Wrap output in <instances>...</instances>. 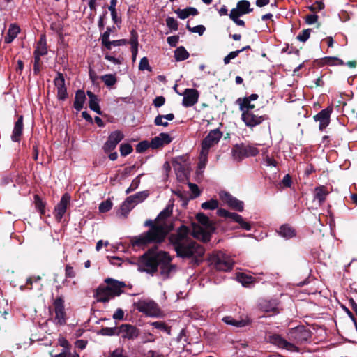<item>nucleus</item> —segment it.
I'll use <instances>...</instances> for the list:
<instances>
[{"label":"nucleus","mask_w":357,"mask_h":357,"mask_svg":"<svg viewBox=\"0 0 357 357\" xmlns=\"http://www.w3.org/2000/svg\"><path fill=\"white\" fill-rule=\"evenodd\" d=\"M182 105L185 107H190L198 102L199 93L194 89H186L183 93Z\"/></svg>","instance_id":"6ab92c4d"},{"label":"nucleus","mask_w":357,"mask_h":357,"mask_svg":"<svg viewBox=\"0 0 357 357\" xmlns=\"http://www.w3.org/2000/svg\"><path fill=\"white\" fill-rule=\"evenodd\" d=\"M208 154V152H207L206 151L201 150V151H200V155L199 158V163H198V169L200 171H202L205 168V167L207 164Z\"/></svg>","instance_id":"49530a36"},{"label":"nucleus","mask_w":357,"mask_h":357,"mask_svg":"<svg viewBox=\"0 0 357 357\" xmlns=\"http://www.w3.org/2000/svg\"><path fill=\"white\" fill-rule=\"evenodd\" d=\"M124 135L120 130L112 132L107 142L104 144L102 149L105 153H109L114 150L117 144L123 139Z\"/></svg>","instance_id":"2eb2a0df"},{"label":"nucleus","mask_w":357,"mask_h":357,"mask_svg":"<svg viewBox=\"0 0 357 357\" xmlns=\"http://www.w3.org/2000/svg\"><path fill=\"white\" fill-rule=\"evenodd\" d=\"M34 202L36 208L40 213V215H44L45 204L38 195L34 196Z\"/></svg>","instance_id":"8fccbe9b"},{"label":"nucleus","mask_w":357,"mask_h":357,"mask_svg":"<svg viewBox=\"0 0 357 357\" xmlns=\"http://www.w3.org/2000/svg\"><path fill=\"white\" fill-rule=\"evenodd\" d=\"M134 307L139 312L148 317H158L160 315L161 311L158 305L152 299L142 298L134 302Z\"/></svg>","instance_id":"39448f33"},{"label":"nucleus","mask_w":357,"mask_h":357,"mask_svg":"<svg viewBox=\"0 0 357 357\" xmlns=\"http://www.w3.org/2000/svg\"><path fill=\"white\" fill-rule=\"evenodd\" d=\"M117 335L124 340H132L139 336V330L133 325L123 324L118 328Z\"/></svg>","instance_id":"9b49d317"},{"label":"nucleus","mask_w":357,"mask_h":357,"mask_svg":"<svg viewBox=\"0 0 357 357\" xmlns=\"http://www.w3.org/2000/svg\"><path fill=\"white\" fill-rule=\"evenodd\" d=\"M188 186L190 188V191L192 193V195L191 196L192 199H194V198L199 196L200 191L199 190L198 186L196 184L192 183H188Z\"/></svg>","instance_id":"69168bd1"},{"label":"nucleus","mask_w":357,"mask_h":357,"mask_svg":"<svg viewBox=\"0 0 357 357\" xmlns=\"http://www.w3.org/2000/svg\"><path fill=\"white\" fill-rule=\"evenodd\" d=\"M65 301L62 296L56 297L53 301V310L55 316L52 321L56 325L64 326L67 321V314L65 309Z\"/></svg>","instance_id":"0eeeda50"},{"label":"nucleus","mask_w":357,"mask_h":357,"mask_svg":"<svg viewBox=\"0 0 357 357\" xmlns=\"http://www.w3.org/2000/svg\"><path fill=\"white\" fill-rule=\"evenodd\" d=\"M144 226L150 227L149 230L132 241L134 246H141L152 243H161L170 230L167 222H158L156 219L154 222L151 220H146L144 222Z\"/></svg>","instance_id":"7ed1b4c3"},{"label":"nucleus","mask_w":357,"mask_h":357,"mask_svg":"<svg viewBox=\"0 0 357 357\" xmlns=\"http://www.w3.org/2000/svg\"><path fill=\"white\" fill-rule=\"evenodd\" d=\"M174 201L170 199L168 204L157 216L156 220L160 222H167L166 219L169 217L173 211Z\"/></svg>","instance_id":"7c9ffc66"},{"label":"nucleus","mask_w":357,"mask_h":357,"mask_svg":"<svg viewBox=\"0 0 357 357\" xmlns=\"http://www.w3.org/2000/svg\"><path fill=\"white\" fill-rule=\"evenodd\" d=\"M231 10L236 12V14L243 15L251 13L253 9L250 8V3L248 1L241 0L237 3L236 8L231 9Z\"/></svg>","instance_id":"bb28decb"},{"label":"nucleus","mask_w":357,"mask_h":357,"mask_svg":"<svg viewBox=\"0 0 357 357\" xmlns=\"http://www.w3.org/2000/svg\"><path fill=\"white\" fill-rule=\"evenodd\" d=\"M229 18L238 26H244L245 22L243 20H240L239 17L241 16L239 14H236L234 10H231L229 14Z\"/></svg>","instance_id":"3c124183"},{"label":"nucleus","mask_w":357,"mask_h":357,"mask_svg":"<svg viewBox=\"0 0 357 357\" xmlns=\"http://www.w3.org/2000/svg\"><path fill=\"white\" fill-rule=\"evenodd\" d=\"M133 151L132 146L129 144H121L120 146V153L121 156H126Z\"/></svg>","instance_id":"603ef678"},{"label":"nucleus","mask_w":357,"mask_h":357,"mask_svg":"<svg viewBox=\"0 0 357 357\" xmlns=\"http://www.w3.org/2000/svg\"><path fill=\"white\" fill-rule=\"evenodd\" d=\"M33 53L44 56L47 54V48L46 43V38L45 35H42L37 43L36 48Z\"/></svg>","instance_id":"4c0bfd02"},{"label":"nucleus","mask_w":357,"mask_h":357,"mask_svg":"<svg viewBox=\"0 0 357 357\" xmlns=\"http://www.w3.org/2000/svg\"><path fill=\"white\" fill-rule=\"evenodd\" d=\"M185 162V156H179L173 160L172 165L177 174H180L181 175L184 174L186 167Z\"/></svg>","instance_id":"c756f323"},{"label":"nucleus","mask_w":357,"mask_h":357,"mask_svg":"<svg viewBox=\"0 0 357 357\" xmlns=\"http://www.w3.org/2000/svg\"><path fill=\"white\" fill-rule=\"evenodd\" d=\"M187 29L192 33H199V35L200 36H202L204 33L206 29L203 25H197L195 27H190L188 24L187 25Z\"/></svg>","instance_id":"0e129e2a"},{"label":"nucleus","mask_w":357,"mask_h":357,"mask_svg":"<svg viewBox=\"0 0 357 357\" xmlns=\"http://www.w3.org/2000/svg\"><path fill=\"white\" fill-rule=\"evenodd\" d=\"M70 201V196L68 193H65L61 197L60 202L54 208V217L57 221L60 222L66 212L68 206Z\"/></svg>","instance_id":"dca6fc26"},{"label":"nucleus","mask_w":357,"mask_h":357,"mask_svg":"<svg viewBox=\"0 0 357 357\" xmlns=\"http://www.w3.org/2000/svg\"><path fill=\"white\" fill-rule=\"evenodd\" d=\"M174 119V115L172 113L167 114L166 115H158L154 119V123L155 126H162L164 127L168 126L169 123L167 121H172Z\"/></svg>","instance_id":"f704fd0d"},{"label":"nucleus","mask_w":357,"mask_h":357,"mask_svg":"<svg viewBox=\"0 0 357 357\" xmlns=\"http://www.w3.org/2000/svg\"><path fill=\"white\" fill-rule=\"evenodd\" d=\"M222 321L228 324L236 327H243L245 326L246 322L244 320H236L232 317L227 316L222 318Z\"/></svg>","instance_id":"a18cd8bd"},{"label":"nucleus","mask_w":357,"mask_h":357,"mask_svg":"<svg viewBox=\"0 0 357 357\" xmlns=\"http://www.w3.org/2000/svg\"><path fill=\"white\" fill-rule=\"evenodd\" d=\"M139 70L144 71V70H148L149 72L151 71V68L149 66V60L148 59L144 56L141 59L139 64Z\"/></svg>","instance_id":"6e6d98bb"},{"label":"nucleus","mask_w":357,"mask_h":357,"mask_svg":"<svg viewBox=\"0 0 357 357\" xmlns=\"http://www.w3.org/2000/svg\"><path fill=\"white\" fill-rule=\"evenodd\" d=\"M333 110V107L328 106L314 116V120L319 122V130H324L329 125Z\"/></svg>","instance_id":"ddd939ff"},{"label":"nucleus","mask_w":357,"mask_h":357,"mask_svg":"<svg viewBox=\"0 0 357 357\" xmlns=\"http://www.w3.org/2000/svg\"><path fill=\"white\" fill-rule=\"evenodd\" d=\"M112 29H114V26L107 27L106 31L100 36V40L102 44V48L104 49H109V36L112 31Z\"/></svg>","instance_id":"58836bf2"},{"label":"nucleus","mask_w":357,"mask_h":357,"mask_svg":"<svg viewBox=\"0 0 357 357\" xmlns=\"http://www.w3.org/2000/svg\"><path fill=\"white\" fill-rule=\"evenodd\" d=\"M329 194V191L324 185H319L314 188V199L317 200L319 205L321 206L325 202L326 197Z\"/></svg>","instance_id":"393cba45"},{"label":"nucleus","mask_w":357,"mask_h":357,"mask_svg":"<svg viewBox=\"0 0 357 357\" xmlns=\"http://www.w3.org/2000/svg\"><path fill=\"white\" fill-rule=\"evenodd\" d=\"M112 207V202L110 200H106L99 205V211L101 213H106L109 211Z\"/></svg>","instance_id":"4d7b16f0"},{"label":"nucleus","mask_w":357,"mask_h":357,"mask_svg":"<svg viewBox=\"0 0 357 357\" xmlns=\"http://www.w3.org/2000/svg\"><path fill=\"white\" fill-rule=\"evenodd\" d=\"M324 63L328 65H343L344 62L342 60L335 56H328L324 59Z\"/></svg>","instance_id":"864d4df0"},{"label":"nucleus","mask_w":357,"mask_h":357,"mask_svg":"<svg viewBox=\"0 0 357 357\" xmlns=\"http://www.w3.org/2000/svg\"><path fill=\"white\" fill-rule=\"evenodd\" d=\"M166 24L169 29L174 31H177L178 29V22L174 17H168L166 19Z\"/></svg>","instance_id":"13d9d810"},{"label":"nucleus","mask_w":357,"mask_h":357,"mask_svg":"<svg viewBox=\"0 0 357 357\" xmlns=\"http://www.w3.org/2000/svg\"><path fill=\"white\" fill-rule=\"evenodd\" d=\"M111 357H128L122 348H116L111 353Z\"/></svg>","instance_id":"774afa93"},{"label":"nucleus","mask_w":357,"mask_h":357,"mask_svg":"<svg viewBox=\"0 0 357 357\" xmlns=\"http://www.w3.org/2000/svg\"><path fill=\"white\" fill-rule=\"evenodd\" d=\"M201 207L204 210H214L218 207V202L216 199H211L202 203Z\"/></svg>","instance_id":"09e8293b"},{"label":"nucleus","mask_w":357,"mask_h":357,"mask_svg":"<svg viewBox=\"0 0 357 357\" xmlns=\"http://www.w3.org/2000/svg\"><path fill=\"white\" fill-rule=\"evenodd\" d=\"M280 236L285 239H289L294 237L296 234V230L289 225H283L278 231Z\"/></svg>","instance_id":"2f4dec72"},{"label":"nucleus","mask_w":357,"mask_h":357,"mask_svg":"<svg viewBox=\"0 0 357 357\" xmlns=\"http://www.w3.org/2000/svg\"><path fill=\"white\" fill-rule=\"evenodd\" d=\"M220 196L221 199L228 206L236 211H243V202L242 201L238 200L236 197L226 192H221Z\"/></svg>","instance_id":"aec40b11"},{"label":"nucleus","mask_w":357,"mask_h":357,"mask_svg":"<svg viewBox=\"0 0 357 357\" xmlns=\"http://www.w3.org/2000/svg\"><path fill=\"white\" fill-rule=\"evenodd\" d=\"M198 222L201 225L193 224L192 234L194 238L201 240L203 242H208L211 238V234L214 231V226L208 217L202 213H199L196 215Z\"/></svg>","instance_id":"20e7f679"},{"label":"nucleus","mask_w":357,"mask_h":357,"mask_svg":"<svg viewBox=\"0 0 357 357\" xmlns=\"http://www.w3.org/2000/svg\"><path fill=\"white\" fill-rule=\"evenodd\" d=\"M172 140V139L168 133L162 132L151 139L150 146L152 149H158L165 144H169Z\"/></svg>","instance_id":"412c9836"},{"label":"nucleus","mask_w":357,"mask_h":357,"mask_svg":"<svg viewBox=\"0 0 357 357\" xmlns=\"http://www.w3.org/2000/svg\"><path fill=\"white\" fill-rule=\"evenodd\" d=\"M142 344H146L149 342H154L155 341V337L151 333H144L142 336Z\"/></svg>","instance_id":"052dcab7"},{"label":"nucleus","mask_w":357,"mask_h":357,"mask_svg":"<svg viewBox=\"0 0 357 357\" xmlns=\"http://www.w3.org/2000/svg\"><path fill=\"white\" fill-rule=\"evenodd\" d=\"M236 104L239 105V109L244 114L245 112H252L255 107L254 104L251 103L247 98H239L236 100Z\"/></svg>","instance_id":"c85d7f7f"},{"label":"nucleus","mask_w":357,"mask_h":357,"mask_svg":"<svg viewBox=\"0 0 357 357\" xmlns=\"http://www.w3.org/2000/svg\"><path fill=\"white\" fill-rule=\"evenodd\" d=\"M117 332H118V328H115V327L114 328L106 327V328H103L101 330V333L103 335H109V336L114 335H117Z\"/></svg>","instance_id":"bf43d9fd"},{"label":"nucleus","mask_w":357,"mask_h":357,"mask_svg":"<svg viewBox=\"0 0 357 357\" xmlns=\"http://www.w3.org/2000/svg\"><path fill=\"white\" fill-rule=\"evenodd\" d=\"M175 13L177 14L178 17L181 20H185L190 15H197L198 14V11L195 8L188 7L184 9H177Z\"/></svg>","instance_id":"c9c22d12"},{"label":"nucleus","mask_w":357,"mask_h":357,"mask_svg":"<svg viewBox=\"0 0 357 357\" xmlns=\"http://www.w3.org/2000/svg\"><path fill=\"white\" fill-rule=\"evenodd\" d=\"M211 264L215 269L221 271H229L234 266L233 259L227 255L219 252L213 255L211 258Z\"/></svg>","instance_id":"6e6552de"},{"label":"nucleus","mask_w":357,"mask_h":357,"mask_svg":"<svg viewBox=\"0 0 357 357\" xmlns=\"http://www.w3.org/2000/svg\"><path fill=\"white\" fill-rule=\"evenodd\" d=\"M312 32L311 29H306L302 31L301 33H299L296 38L301 42H305L310 38V33Z\"/></svg>","instance_id":"5fc2aeb1"},{"label":"nucleus","mask_w":357,"mask_h":357,"mask_svg":"<svg viewBox=\"0 0 357 357\" xmlns=\"http://www.w3.org/2000/svg\"><path fill=\"white\" fill-rule=\"evenodd\" d=\"M217 214L220 217L228 218L238 223L241 227L246 231L251 229V225L249 222L244 220L243 217L236 213H231L228 211L220 208L217 211Z\"/></svg>","instance_id":"4468645a"},{"label":"nucleus","mask_w":357,"mask_h":357,"mask_svg":"<svg viewBox=\"0 0 357 357\" xmlns=\"http://www.w3.org/2000/svg\"><path fill=\"white\" fill-rule=\"evenodd\" d=\"M101 80L104 84L108 86H113L117 82V79L115 74H106L100 77Z\"/></svg>","instance_id":"c03bdc74"},{"label":"nucleus","mask_w":357,"mask_h":357,"mask_svg":"<svg viewBox=\"0 0 357 357\" xmlns=\"http://www.w3.org/2000/svg\"><path fill=\"white\" fill-rule=\"evenodd\" d=\"M239 54H240V51H237V50L232 51V52H229L226 56H225V58L223 59L224 63L225 65L229 63L231 59H234L236 57H237Z\"/></svg>","instance_id":"680f3d73"},{"label":"nucleus","mask_w":357,"mask_h":357,"mask_svg":"<svg viewBox=\"0 0 357 357\" xmlns=\"http://www.w3.org/2000/svg\"><path fill=\"white\" fill-rule=\"evenodd\" d=\"M259 306L266 312H274L277 309V303L275 301L264 300L259 303Z\"/></svg>","instance_id":"ea45409f"},{"label":"nucleus","mask_w":357,"mask_h":357,"mask_svg":"<svg viewBox=\"0 0 357 357\" xmlns=\"http://www.w3.org/2000/svg\"><path fill=\"white\" fill-rule=\"evenodd\" d=\"M259 150L256 145L236 144L231 149V156L235 161L241 162L245 158L254 157L258 155Z\"/></svg>","instance_id":"423d86ee"},{"label":"nucleus","mask_w":357,"mask_h":357,"mask_svg":"<svg viewBox=\"0 0 357 357\" xmlns=\"http://www.w3.org/2000/svg\"><path fill=\"white\" fill-rule=\"evenodd\" d=\"M114 297L107 286H100L96 290V299L98 302L107 303Z\"/></svg>","instance_id":"5701e85b"},{"label":"nucleus","mask_w":357,"mask_h":357,"mask_svg":"<svg viewBox=\"0 0 357 357\" xmlns=\"http://www.w3.org/2000/svg\"><path fill=\"white\" fill-rule=\"evenodd\" d=\"M20 27L15 24H11L8 30L7 34L5 36L4 41L6 43H11L20 33Z\"/></svg>","instance_id":"e433bc0d"},{"label":"nucleus","mask_w":357,"mask_h":357,"mask_svg":"<svg viewBox=\"0 0 357 357\" xmlns=\"http://www.w3.org/2000/svg\"><path fill=\"white\" fill-rule=\"evenodd\" d=\"M192 237V231L185 225L181 226L174 233L171 234L169 240L178 257L197 258L204 255V248L197 243Z\"/></svg>","instance_id":"f03ea898"},{"label":"nucleus","mask_w":357,"mask_h":357,"mask_svg":"<svg viewBox=\"0 0 357 357\" xmlns=\"http://www.w3.org/2000/svg\"><path fill=\"white\" fill-rule=\"evenodd\" d=\"M236 278L244 287H248L254 282V278L251 275L243 273H238L236 274Z\"/></svg>","instance_id":"37998d69"},{"label":"nucleus","mask_w":357,"mask_h":357,"mask_svg":"<svg viewBox=\"0 0 357 357\" xmlns=\"http://www.w3.org/2000/svg\"><path fill=\"white\" fill-rule=\"evenodd\" d=\"M308 8L312 12H317L318 10H321L324 8V4L321 1H316L310 6H308Z\"/></svg>","instance_id":"e2e57ef3"},{"label":"nucleus","mask_w":357,"mask_h":357,"mask_svg":"<svg viewBox=\"0 0 357 357\" xmlns=\"http://www.w3.org/2000/svg\"><path fill=\"white\" fill-rule=\"evenodd\" d=\"M54 84L57 90L58 98L61 100H66L68 98V93L65 84V78L61 73H57L54 79Z\"/></svg>","instance_id":"a211bd4d"},{"label":"nucleus","mask_w":357,"mask_h":357,"mask_svg":"<svg viewBox=\"0 0 357 357\" xmlns=\"http://www.w3.org/2000/svg\"><path fill=\"white\" fill-rule=\"evenodd\" d=\"M311 337L310 332L304 326H298L291 328L287 333V337L290 342L302 344L307 341Z\"/></svg>","instance_id":"1a4fd4ad"},{"label":"nucleus","mask_w":357,"mask_h":357,"mask_svg":"<svg viewBox=\"0 0 357 357\" xmlns=\"http://www.w3.org/2000/svg\"><path fill=\"white\" fill-rule=\"evenodd\" d=\"M189 53L183 46L177 47L174 51V57L176 61H182L189 57Z\"/></svg>","instance_id":"a19ab883"},{"label":"nucleus","mask_w":357,"mask_h":357,"mask_svg":"<svg viewBox=\"0 0 357 357\" xmlns=\"http://www.w3.org/2000/svg\"><path fill=\"white\" fill-rule=\"evenodd\" d=\"M150 325L153 326L155 328L166 332L169 335H171V327L168 326L162 321L151 322Z\"/></svg>","instance_id":"de8ad7c7"},{"label":"nucleus","mask_w":357,"mask_h":357,"mask_svg":"<svg viewBox=\"0 0 357 357\" xmlns=\"http://www.w3.org/2000/svg\"><path fill=\"white\" fill-rule=\"evenodd\" d=\"M172 258L164 251L156 248L149 249L137 261L138 270L153 274L160 268V274L163 279L169 278L176 271V266L171 264Z\"/></svg>","instance_id":"f257e3e1"},{"label":"nucleus","mask_w":357,"mask_h":357,"mask_svg":"<svg viewBox=\"0 0 357 357\" xmlns=\"http://www.w3.org/2000/svg\"><path fill=\"white\" fill-rule=\"evenodd\" d=\"M150 146V144H149L146 141H143L139 142L136 146V151L138 153H142L145 151Z\"/></svg>","instance_id":"338daca9"},{"label":"nucleus","mask_w":357,"mask_h":357,"mask_svg":"<svg viewBox=\"0 0 357 357\" xmlns=\"http://www.w3.org/2000/svg\"><path fill=\"white\" fill-rule=\"evenodd\" d=\"M268 340L271 343L278 346L280 348L285 349L291 351H298V347L294 343L286 340L280 335L273 334L270 335Z\"/></svg>","instance_id":"f3484780"},{"label":"nucleus","mask_w":357,"mask_h":357,"mask_svg":"<svg viewBox=\"0 0 357 357\" xmlns=\"http://www.w3.org/2000/svg\"><path fill=\"white\" fill-rule=\"evenodd\" d=\"M129 43L131 45V52H132V59L133 61H135L137 52H138V33L137 32L132 29L130 31V38L129 40Z\"/></svg>","instance_id":"a878e982"},{"label":"nucleus","mask_w":357,"mask_h":357,"mask_svg":"<svg viewBox=\"0 0 357 357\" xmlns=\"http://www.w3.org/2000/svg\"><path fill=\"white\" fill-rule=\"evenodd\" d=\"M105 282L115 296H120L123 291V289L126 287V284L123 282H120L109 278L105 279Z\"/></svg>","instance_id":"4be33fe9"},{"label":"nucleus","mask_w":357,"mask_h":357,"mask_svg":"<svg viewBox=\"0 0 357 357\" xmlns=\"http://www.w3.org/2000/svg\"><path fill=\"white\" fill-rule=\"evenodd\" d=\"M222 136V133L219 129L211 130L202 142V150L209 152L210 149L219 142Z\"/></svg>","instance_id":"9d476101"},{"label":"nucleus","mask_w":357,"mask_h":357,"mask_svg":"<svg viewBox=\"0 0 357 357\" xmlns=\"http://www.w3.org/2000/svg\"><path fill=\"white\" fill-rule=\"evenodd\" d=\"M149 193L147 190L140 191L135 195H130L126 198L128 202L132 204L134 206L144 202L149 196Z\"/></svg>","instance_id":"cd10ccee"},{"label":"nucleus","mask_w":357,"mask_h":357,"mask_svg":"<svg viewBox=\"0 0 357 357\" xmlns=\"http://www.w3.org/2000/svg\"><path fill=\"white\" fill-rule=\"evenodd\" d=\"M86 101V95L83 90H78L75 96L74 108L77 111H80L83 109L84 105Z\"/></svg>","instance_id":"473e14b6"},{"label":"nucleus","mask_w":357,"mask_h":357,"mask_svg":"<svg viewBox=\"0 0 357 357\" xmlns=\"http://www.w3.org/2000/svg\"><path fill=\"white\" fill-rule=\"evenodd\" d=\"M133 207L134 206L130 202H128V200L126 199V200L122 203L117 215L119 217L126 218Z\"/></svg>","instance_id":"79ce46f5"},{"label":"nucleus","mask_w":357,"mask_h":357,"mask_svg":"<svg viewBox=\"0 0 357 357\" xmlns=\"http://www.w3.org/2000/svg\"><path fill=\"white\" fill-rule=\"evenodd\" d=\"M87 96L89 98V108L96 112L98 114H101L102 112L100 110V107L99 106V99L97 96H96L93 93L90 91H87Z\"/></svg>","instance_id":"72a5a7b5"},{"label":"nucleus","mask_w":357,"mask_h":357,"mask_svg":"<svg viewBox=\"0 0 357 357\" xmlns=\"http://www.w3.org/2000/svg\"><path fill=\"white\" fill-rule=\"evenodd\" d=\"M241 120L244 122L245 126L248 128H252L264 121L268 119V116L266 115L259 116L252 112H245L244 114H241Z\"/></svg>","instance_id":"f8f14e48"},{"label":"nucleus","mask_w":357,"mask_h":357,"mask_svg":"<svg viewBox=\"0 0 357 357\" xmlns=\"http://www.w3.org/2000/svg\"><path fill=\"white\" fill-rule=\"evenodd\" d=\"M24 128L23 116H18L17 121L15 123L14 128L11 135V140L14 142H19L21 139Z\"/></svg>","instance_id":"b1692460"}]
</instances>
